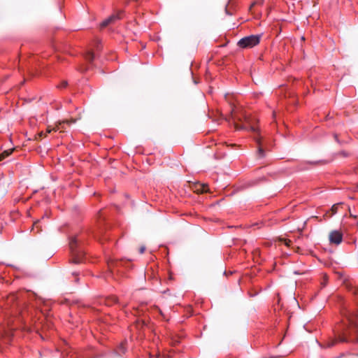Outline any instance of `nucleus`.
Returning a JSON list of instances; mask_svg holds the SVG:
<instances>
[{
	"label": "nucleus",
	"instance_id": "f257e3e1",
	"mask_svg": "<svg viewBox=\"0 0 358 358\" xmlns=\"http://www.w3.org/2000/svg\"><path fill=\"white\" fill-rule=\"evenodd\" d=\"M69 248L71 252V262L74 264L83 262L85 252L82 244V240L78 238V236L70 238Z\"/></svg>",
	"mask_w": 358,
	"mask_h": 358
},
{
	"label": "nucleus",
	"instance_id": "f03ea898",
	"mask_svg": "<svg viewBox=\"0 0 358 358\" xmlns=\"http://www.w3.org/2000/svg\"><path fill=\"white\" fill-rule=\"evenodd\" d=\"M342 315L345 316V317L348 320V324H340L339 327L336 330V336H338V334L343 335V333H345V338H347L349 325H350L354 329L355 331L357 330V327L355 324L353 319L354 314L351 315H350L349 312L347 310H342Z\"/></svg>",
	"mask_w": 358,
	"mask_h": 358
},
{
	"label": "nucleus",
	"instance_id": "7ed1b4c3",
	"mask_svg": "<svg viewBox=\"0 0 358 358\" xmlns=\"http://www.w3.org/2000/svg\"><path fill=\"white\" fill-rule=\"evenodd\" d=\"M261 38V34L248 36L240 39L238 45L241 48H252L259 43Z\"/></svg>",
	"mask_w": 358,
	"mask_h": 358
},
{
	"label": "nucleus",
	"instance_id": "20e7f679",
	"mask_svg": "<svg viewBox=\"0 0 358 358\" xmlns=\"http://www.w3.org/2000/svg\"><path fill=\"white\" fill-rule=\"evenodd\" d=\"M329 240L331 244H334L336 245H339L343 241L342 232L338 230H334L331 231L329 236Z\"/></svg>",
	"mask_w": 358,
	"mask_h": 358
},
{
	"label": "nucleus",
	"instance_id": "39448f33",
	"mask_svg": "<svg viewBox=\"0 0 358 358\" xmlns=\"http://www.w3.org/2000/svg\"><path fill=\"white\" fill-rule=\"evenodd\" d=\"M123 15V11L120 10L117 12L116 13H114L111 15L110 17H108L107 19L104 20L101 23V27H105L108 26L110 23L115 22L116 20H120L122 17Z\"/></svg>",
	"mask_w": 358,
	"mask_h": 358
},
{
	"label": "nucleus",
	"instance_id": "423d86ee",
	"mask_svg": "<svg viewBox=\"0 0 358 358\" xmlns=\"http://www.w3.org/2000/svg\"><path fill=\"white\" fill-rule=\"evenodd\" d=\"M75 122V120H64L62 122H59L58 123V124H57L55 127H50V126L48 127L47 129H46V131H45V134H50L51 133L52 131H62V129H64V124H71V123H74Z\"/></svg>",
	"mask_w": 358,
	"mask_h": 358
},
{
	"label": "nucleus",
	"instance_id": "0eeeda50",
	"mask_svg": "<svg viewBox=\"0 0 358 358\" xmlns=\"http://www.w3.org/2000/svg\"><path fill=\"white\" fill-rule=\"evenodd\" d=\"M256 143L257 144L258 148L257 151V155L259 158H264L266 156V152L263 148V145L262 143V138L259 136H255L254 138Z\"/></svg>",
	"mask_w": 358,
	"mask_h": 358
},
{
	"label": "nucleus",
	"instance_id": "6e6552de",
	"mask_svg": "<svg viewBox=\"0 0 358 358\" xmlns=\"http://www.w3.org/2000/svg\"><path fill=\"white\" fill-rule=\"evenodd\" d=\"M348 338H345V333H343V335L338 334V336H336V337L334 339L328 341L326 343V346L327 348H331V347L334 346L337 343H344V342H348Z\"/></svg>",
	"mask_w": 358,
	"mask_h": 358
},
{
	"label": "nucleus",
	"instance_id": "1a4fd4ad",
	"mask_svg": "<svg viewBox=\"0 0 358 358\" xmlns=\"http://www.w3.org/2000/svg\"><path fill=\"white\" fill-rule=\"evenodd\" d=\"M339 206H340V203H336V204L333 205L331 208L330 209V210L328 211L325 215L329 217H332L334 215H335L337 213Z\"/></svg>",
	"mask_w": 358,
	"mask_h": 358
},
{
	"label": "nucleus",
	"instance_id": "9d476101",
	"mask_svg": "<svg viewBox=\"0 0 358 358\" xmlns=\"http://www.w3.org/2000/svg\"><path fill=\"white\" fill-rule=\"evenodd\" d=\"M107 306H112L114 303H118V299L115 296H110L106 299Z\"/></svg>",
	"mask_w": 358,
	"mask_h": 358
},
{
	"label": "nucleus",
	"instance_id": "9b49d317",
	"mask_svg": "<svg viewBox=\"0 0 358 358\" xmlns=\"http://www.w3.org/2000/svg\"><path fill=\"white\" fill-rule=\"evenodd\" d=\"M85 59L89 62H92L94 59V53L92 51H87L85 54Z\"/></svg>",
	"mask_w": 358,
	"mask_h": 358
},
{
	"label": "nucleus",
	"instance_id": "f8f14e48",
	"mask_svg": "<svg viewBox=\"0 0 358 358\" xmlns=\"http://www.w3.org/2000/svg\"><path fill=\"white\" fill-rule=\"evenodd\" d=\"M12 152L11 150H5L2 153L0 154V162L3 160L6 157L9 156Z\"/></svg>",
	"mask_w": 358,
	"mask_h": 358
},
{
	"label": "nucleus",
	"instance_id": "ddd939ff",
	"mask_svg": "<svg viewBox=\"0 0 358 358\" xmlns=\"http://www.w3.org/2000/svg\"><path fill=\"white\" fill-rule=\"evenodd\" d=\"M126 351V348L124 343H121L117 350V353L119 355L124 354Z\"/></svg>",
	"mask_w": 358,
	"mask_h": 358
},
{
	"label": "nucleus",
	"instance_id": "4468645a",
	"mask_svg": "<svg viewBox=\"0 0 358 358\" xmlns=\"http://www.w3.org/2000/svg\"><path fill=\"white\" fill-rule=\"evenodd\" d=\"M234 128L236 130H247V127L244 125H241L236 122H234Z\"/></svg>",
	"mask_w": 358,
	"mask_h": 358
},
{
	"label": "nucleus",
	"instance_id": "2eb2a0df",
	"mask_svg": "<svg viewBox=\"0 0 358 358\" xmlns=\"http://www.w3.org/2000/svg\"><path fill=\"white\" fill-rule=\"evenodd\" d=\"M67 85H68L67 81L64 80L59 85H57V87L60 88V89L65 88L67 86Z\"/></svg>",
	"mask_w": 358,
	"mask_h": 358
},
{
	"label": "nucleus",
	"instance_id": "dca6fc26",
	"mask_svg": "<svg viewBox=\"0 0 358 358\" xmlns=\"http://www.w3.org/2000/svg\"><path fill=\"white\" fill-rule=\"evenodd\" d=\"M282 241L287 247H289L292 244V241L289 239H282Z\"/></svg>",
	"mask_w": 358,
	"mask_h": 358
},
{
	"label": "nucleus",
	"instance_id": "f3484780",
	"mask_svg": "<svg viewBox=\"0 0 358 358\" xmlns=\"http://www.w3.org/2000/svg\"><path fill=\"white\" fill-rule=\"evenodd\" d=\"M250 131L259 134V129L255 126H250Z\"/></svg>",
	"mask_w": 358,
	"mask_h": 358
},
{
	"label": "nucleus",
	"instance_id": "a211bd4d",
	"mask_svg": "<svg viewBox=\"0 0 358 358\" xmlns=\"http://www.w3.org/2000/svg\"><path fill=\"white\" fill-rule=\"evenodd\" d=\"M145 250V246H141L140 248H139V252L140 254H143L144 253Z\"/></svg>",
	"mask_w": 358,
	"mask_h": 358
},
{
	"label": "nucleus",
	"instance_id": "6ab92c4d",
	"mask_svg": "<svg viewBox=\"0 0 358 358\" xmlns=\"http://www.w3.org/2000/svg\"><path fill=\"white\" fill-rule=\"evenodd\" d=\"M202 192H207L208 191V185H202Z\"/></svg>",
	"mask_w": 358,
	"mask_h": 358
},
{
	"label": "nucleus",
	"instance_id": "aec40b11",
	"mask_svg": "<svg viewBox=\"0 0 358 358\" xmlns=\"http://www.w3.org/2000/svg\"><path fill=\"white\" fill-rule=\"evenodd\" d=\"M46 135L47 134L45 133H44L43 131H41V132L39 133V136L40 137L46 136Z\"/></svg>",
	"mask_w": 358,
	"mask_h": 358
},
{
	"label": "nucleus",
	"instance_id": "412c9836",
	"mask_svg": "<svg viewBox=\"0 0 358 358\" xmlns=\"http://www.w3.org/2000/svg\"><path fill=\"white\" fill-rule=\"evenodd\" d=\"M354 293L357 296V299H358V289H355Z\"/></svg>",
	"mask_w": 358,
	"mask_h": 358
},
{
	"label": "nucleus",
	"instance_id": "4be33fe9",
	"mask_svg": "<svg viewBox=\"0 0 358 358\" xmlns=\"http://www.w3.org/2000/svg\"><path fill=\"white\" fill-rule=\"evenodd\" d=\"M334 138H335V140H336L338 143H339V140H338V138L337 134H335V135H334Z\"/></svg>",
	"mask_w": 358,
	"mask_h": 358
},
{
	"label": "nucleus",
	"instance_id": "5701e85b",
	"mask_svg": "<svg viewBox=\"0 0 358 358\" xmlns=\"http://www.w3.org/2000/svg\"><path fill=\"white\" fill-rule=\"evenodd\" d=\"M326 283H327V280H326V278H324V281L322 282V286H325Z\"/></svg>",
	"mask_w": 358,
	"mask_h": 358
},
{
	"label": "nucleus",
	"instance_id": "b1692460",
	"mask_svg": "<svg viewBox=\"0 0 358 358\" xmlns=\"http://www.w3.org/2000/svg\"><path fill=\"white\" fill-rule=\"evenodd\" d=\"M108 267H109L110 268H111V266H112V264H113V263H108Z\"/></svg>",
	"mask_w": 358,
	"mask_h": 358
},
{
	"label": "nucleus",
	"instance_id": "393cba45",
	"mask_svg": "<svg viewBox=\"0 0 358 358\" xmlns=\"http://www.w3.org/2000/svg\"><path fill=\"white\" fill-rule=\"evenodd\" d=\"M87 69H80V71H87Z\"/></svg>",
	"mask_w": 358,
	"mask_h": 358
},
{
	"label": "nucleus",
	"instance_id": "a878e982",
	"mask_svg": "<svg viewBox=\"0 0 358 358\" xmlns=\"http://www.w3.org/2000/svg\"><path fill=\"white\" fill-rule=\"evenodd\" d=\"M232 118L234 119V120L235 121L236 120V117H235V115L234 114H232Z\"/></svg>",
	"mask_w": 358,
	"mask_h": 358
},
{
	"label": "nucleus",
	"instance_id": "bb28decb",
	"mask_svg": "<svg viewBox=\"0 0 358 358\" xmlns=\"http://www.w3.org/2000/svg\"><path fill=\"white\" fill-rule=\"evenodd\" d=\"M37 224H38V222H35V223L34 224V227H36Z\"/></svg>",
	"mask_w": 358,
	"mask_h": 358
},
{
	"label": "nucleus",
	"instance_id": "cd10ccee",
	"mask_svg": "<svg viewBox=\"0 0 358 358\" xmlns=\"http://www.w3.org/2000/svg\"><path fill=\"white\" fill-rule=\"evenodd\" d=\"M357 227H358V222H357Z\"/></svg>",
	"mask_w": 358,
	"mask_h": 358
}]
</instances>
